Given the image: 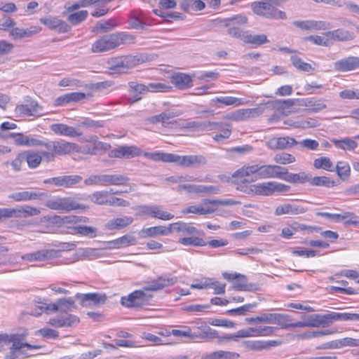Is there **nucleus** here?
<instances>
[{"label": "nucleus", "mask_w": 359, "mask_h": 359, "mask_svg": "<svg viewBox=\"0 0 359 359\" xmlns=\"http://www.w3.org/2000/svg\"><path fill=\"white\" fill-rule=\"evenodd\" d=\"M96 136L92 137L91 140H93V145L91 149H88V153L93 155H97L111 149V145L109 143L97 141Z\"/></svg>", "instance_id": "c03bdc74"}, {"label": "nucleus", "mask_w": 359, "mask_h": 359, "mask_svg": "<svg viewBox=\"0 0 359 359\" xmlns=\"http://www.w3.org/2000/svg\"><path fill=\"white\" fill-rule=\"evenodd\" d=\"M130 179L123 175L120 174H104V175H93L84 180V184L87 186L90 185H124Z\"/></svg>", "instance_id": "39448f33"}, {"label": "nucleus", "mask_w": 359, "mask_h": 359, "mask_svg": "<svg viewBox=\"0 0 359 359\" xmlns=\"http://www.w3.org/2000/svg\"><path fill=\"white\" fill-rule=\"evenodd\" d=\"M50 130L56 135L67 136L71 137H79L81 133L72 127L64 123H54L50 125Z\"/></svg>", "instance_id": "c85d7f7f"}, {"label": "nucleus", "mask_w": 359, "mask_h": 359, "mask_svg": "<svg viewBox=\"0 0 359 359\" xmlns=\"http://www.w3.org/2000/svg\"><path fill=\"white\" fill-rule=\"evenodd\" d=\"M259 326L256 327H248L247 329L240 330L237 332V336L241 338L260 337Z\"/></svg>", "instance_id": "0e129e2a"}, {"label": "nucleus", "mask_w": 359, "mask_h": 359, "mask_svg": "<svg viewBox=\"0 0 359 359\" xmlns=\"http://www.w3.org/2000/svg\"><path fill=\"white\" fill-rule=\"evenodd\" d=\"M154 209L152 212V217L160 219L162 220H170L174 217V215L168 212L163 211L161 210V207L159 205H154Z\"/></svg>", "instance_id": "052dcab7"}, {"label": "nucleus", "mask_w": 359, "mask_h": 359, "mask_svg": "<svg viewBox=\"0 0 359 359\" xmlns=\"http://www.w3.org/2000/svg\"><path fill=\"white\" fill-rule=\"evenodd\" d=\"M76 297L81 299V304L83 307L104 304L107 300L106 294L99 293L77 294Z\"/></svg>", "instance_id": "5701e85b"}, {"label": "nucleus", "mask_w": 359, "mask_h": 359, "mask_svg": "<svg viewBox=\"0 0 359 359\" xmlns=\"http://www.w3.org/2000/svg\"><path fill=\"white\" fill-rule=\"evenodd\" d=\"M104 121L93 120L90 118H84L79 123V126L81 127L97 129L104 126Z\"/></svg>", "instance_id": "5fc2aeb1"}, {"label": "nucleus", "mask_w": 359, "mask_h": 359, "mask_svg": "<svg viewBox=\"0 0 359 359\" xmlns=\"http://www.w3.org/2000/svg\"><path fill=\"white\" fill-rule=\"evenodd\" d=\"M290 187L277 182H266L250 185L243 190L247 194H255L261 196H271L275 192L285 193L289 191Z\"/></svg>", "instance_id": "20e7f679"}, {"label": "nucleus", "mask_w": 359, "mask_h": 359, "mask_svg": "<svg viewBox=\"0 0 359 359\" xmlns=\"http://www.w3.org/2000/svg\"><path fill=\"white\" fill-rule=\"evenodd\" d=\"M306 211V209L302 206L285 203L276 207L275 215L278 216L283 215H296L304 213Z\"/></svg>", "instance_id": "2f4dec72"}, {"label": "nucleus", "mask_w": 359, "mask_h": 359, "mask_svg": "<svg viewBox=\"0 0 359 359\" xmlns=\"http://www.w3.org/2000/svg\"><path fill=\"white\" fill-rule=\"evenodd\" d=\"M179 114L172 111H165L158 115L150 117L149 120L152 123H162L165 124L168 120L177 116Z\"/></svg>", "instance_id": "de8ad7c7"}, {"label": "nucleus", "mask_w": 359, "mask_h": 359, "mask_svg": "<svg viewBox=\"0 0 359 359\" xmlns=\"http://www.w3.org/2000/svg\"><path fill=\"white\" fill-rule=\"evenodd\" d=\"M40 22L50 29H55L60 33H66L71 29L70 26L65 21L55 18L48 17L41 18Z\"/></svg>", "instance_id": "b1692460"}, {"label": "nucleus", "mask_w": 359, "mask_h": 359, "mask_svg": "<svg viewBox=\"0 0 359 359\" xmlns=\"http://www.w3.org/2000/svg\"><path fill=\"white\" fill-rule=\"evenodd\" d=\"M82 180V177L78 175H62L45 180L44 183L53 184L57 187L70 188L80 183Z\"/></svg>", "instance_id": "a211bd4d"}, {"label": "nucleus", "mask_w": 359, "mask_h": 359, "mask_svg": "<svg viewBox=\"0 0 359 359\" xmlns=\"http://www.w3.org/2000/svg\"><path fill=\"white\" fill-rule=\"evenodd\" d=\"M171 83L180 90L191 88L193 86L192 77L184 73H175L170 76Z\"/></svg>", "instance_id": "bb28decb"}, {"label": "nucleus", "mask_w": 359, "mask_h": 359, "mask_svg": "<svg viewBox=\"0 0 359 359\" xmlns=\"http://www.w3.org/2000/svg\"><path fill=\"white\" fill-rule=\"evenodd\" d=\"M309 175H310L306 174L304 172L299 173H290L287 172V169L283 167L280 180L294 184H304L306 182H309Z\"/></svg>", "instance_id": "7c9ffc66"}, {"label": "nucleus", "mask_w": 359, "mask_h": 359, "mask_svg": "<svg viewBox=\"0 0 359 359\" xmlns=\"http://www.w3.org/2000/svg\"><path fill=\"white\" fill-rule=\"evenodd\" d=\"M45 205L54 210L61 212H70L76 210H85L88 207L85 205L78 203L74 198L72 197L56 196L47 200Z\"/></svg>", "instance_id": "0eeeda50"}, {"label": "nucleus", "mask_w": 359, "mask_h": 359, "mask_svg": "<svg viewBox=\"0 0 359 359\" xmlns=\"http://www.w3.org/2000/svg\"><path fill=\"white\" fill-rule=\"evenodd\" d=\"M212 102H218L224 106H241L248 103V100L231 96L217 97L211 100Z\"/></svg>", "instance_id": "f704fd0d"}, {"label": "nucleus", "mask_w": 359, "mask_h": 359, "mask_svg": "<svg viewBox=\"0 0 359 359\" xmlns=\"http://www.w3.org/2000/svg\"><path fill=\"white\" fill-rule=\"evenodd\" d=\"M151 296H148L143 290H137L127 296L122 297L121 304L127 308H140L146 305Z\"/></svg>", "instance_id": "4468645a"}, {"label": "nucleus", "mask_w": 359, "mask_h": 359, "mask_svg": "<svg viewBox=\"0 0 359 359\" xmlns=\"http://www.w3.org/2000/svg\"><path fill=\"white\" fill-rule=\"evenodd\" d=\"M108 196V191H95L89 196L91 201L98 204V205H104L106 203L105 201Z\"/></svg>", "instance_id": "338daca9"}, {"label": "nucleus", "mask_w": 359, "mask_h": 359, "mask_svg": "<svg viewBox=\"0 0 359 359\" xmlns=\"http://www.w3.org/2000/svg\"><path fill=\"white\" fill-rule=\"evenodd\" d=\"M290 60L293 66L300 71L310 72L313 70V68L310 64L304 62L300 57H299L297 55H292L290 57Z\"/></svg>", "instance_id": "603ef678"}, {"label": "nucleus", "mask_w": 359, "mask_h": 359, "mask_svg": "<svg viewBox=\"0 0 359 359\" xmlns=\"http://www.w3.org/2000/svg\"><path fill=\"white\" fill-rule=\"evenodd\" d=\"M240 354L229 351H216L202 357L201 359H238Z\"/></svg>", "instance_id": "c9c22d12"}, {"label": "nucleus", "mask_w": 359, "mask_h": 359, "mask_svg": "<svg viewBox=\"0 0 359 359\" xmlns=\"http://www.w3.org/2000/svg\"><path fill=\"white\" fill-rule=\"evenodd\" d=\"M114 243L117 245L118 248H121L122 246L136 245L137 241L136 238L133 236L124 235L122 237L115 240Z\"/></svg>", "instance_id": "e2e57ef3"}, {"label": "nucleus", "mask_w": 359, "mask_h": 359, "mask_svg": "<svg viewBox=\"0 0 359 359\" xmlns=\"http://www.w3.org/2000/svg\"><path fill=\"white\" fill-rule=\"evenodd\" d=\"M338 177L342 181L348 180L351 175V168L348 163L345 161H339L335 168Z\"/></svg>", "instance_id": "a18cd8bd"}, {"label": "nucleus", "mask_w": 359, "mask_h": 359, "mask_svg": "<svg viewBox=\"0 0 359 359\" xmlns=\"http://www.w3.org/2000/svg\"><path fill=\"white\" fill-rule=\"evenodd\" d=\"M335 147L343 150H353L358 147V143L353 139L344 138L341 140H332Z\"/></svg>", "instance_id": "49530a36"}, {"label": "nucleus", "mask_w": 359, "mask_h": 359, "mask_svg": "<svg viewBox=\"0 0 359 359\" xmlns=\"http://www.w3.org/2000/svg\"><path fill=\"white\" fill-rule=\"evenodd\" d=\"M334 69L337 72H346L359 69V57L348 56L336 61Z\"/></svg>", "instance_id": "412c9836"}, {"label": "nucleus", "mask_w": 359, "mask_h": 359, "mask_svg": "<svg viewBox=\"0 0 359 359\" xmlns=\"http://www.w3.org/2000/svg\"><path fill=\"white\" fill-rule=\"evenodd\" d=\"M141 149L136 146H119L109 153L111 158H130L141 155Z\"/></svg>", "instance_id": "6ab92c4d"}, {"label": "nucleus", "mask_w": 359, "mask_h": 359, "mask_svg": "<svg viewBox=\"0 0 359 359\" xmlns=\"http://www.w3.org/2000/svg\"><path fill=\"white\" fill-rule=\"evenodd\" d=\"M201 236H187L179 238L178 242L186 246L203 247L207 245V242Z\"/></svg>", "instance_id": "4c0bfd02"}, {"label": "nucleus", "mask_w": 359, "mask_h": 359, "mask_svg": "<svg viewBox=\"0 0 359 359\" xmlns=\"http://www.w3.org/2000/svg\"><path fill=\"white\" fill-rule=\"evenodd\" d=\"M309 183L312 186L325 187L327 188L333 187L336 182L326 176H316L312 177L309 175Z\"/></svg>", "instance_id": "ea45409f"}, {"label": "nucleus", "mask_w": 359, "mask_h": 359, "mask_svg": "<svg viewBox=\"0 0 359 359\" xmlns=\"http://www.w3.org/2000/svg\"><path fill=\"white\" fill-rule=\"evenodd\" d=\"M255 172L260 179H281L283 167L276 165L254 164Z\"/></svg>", "instance_id": "2eb2a0df"}, {"label": "nucleus", "mask_w": 359, "mask_h": 359, "mask_svg": "<svg viewBox=\"0 0 359 359\" xmlns=\"http://www.w3.org/2000/svg\"><path fill=\"white\" fill-rule=\"evenodd\" d=\"M252 11L257 15L266 18L285 19L286 15L284 12L276 8L273 3L270 0L263 1H255L251 4Z\"/></svg>", "instance_id": "423d86ee"}, {"label": "nucleus", "mask_w": 359, "mask_h": 359, "mask_svg": "<svg viewBox=\"0 0 359 359\" xmlns=\"http://www.w3.org/2000/svg\"><path fill=\"white\" fill-rule=\"evenodd\" d=\"M48 194L47 192L40 191H22L14 192L8 196V198L16 202L28 201L34 200H43L47 198Z\"/></svg>", "instance_id": "aec40b11"}, {"label": "nucleus", "mask_w": 359, "mask_h": 359, "mask_svg": "<svg viewBox=\"0 0 359 359\" xmlns=\"http://www.w3.org/2000/svg\"><path fill=\"white\" fill-rule=\"evenodd\" d=\"M325 36L330 37V41H348L354 39L353 32H350L343 29H337L333 31H329L325 33Z\"/></svg>", "instance_id": "473e14b6"}, {"label": "nucleus", "mask_w": 359, "mask_h": 359, "mask_svg": "<svg viewBox=\"0 0 359 359\" xmlns=\"http://www.w3.org/2000/svg\"><path fill=\"white\" fill-rule=\"evenodd\" d=\"M313 166L316 169H323L330 172L334 170L332 162L327 156L316 158L313 161Z\"/></svg>", "instance_id": "09e8293b"}, {"label": "nucleus", "mask_w": 359, "mask_h": 359, "mask_svg": "<svg viewBox=\"0 0 359 359\" xmlns=\"http://www.w3.org/2000/svg\"><path fill=\"white\" fill-rule=\"evenodd\" d=\"M262 113L263 109L260 108L240 109L232 114L231 118L233 121H240L250 118L257 117Z\"/></svg>", "instance_id": "c756f323"}, {"label": "nucleus", "mask_w": 359, "mask_h": 359, "mask_svg": "<svg viewBox=\"0 0 359 359\" xmlns=\"http://www.w3.org/2000/svg\"><path fill=\"white\" fill-rule=\"evenodd\" d=\"M36 31L32 29H23L20 27H13L9 31V36L13 40H18L25 38H28L32 36Z\"/></svg>", "instance_id": "58836bf2"}, {"label": "nucleus", "mask_w": 359, "mask_h": 359, "mask_svg": "<svg viewBox=\"0 0 359 359\" xmlns=\"http://www.w3.org/2000/svg\"><path fill=\"white\" fill-rule=\"evenodd\" d=\"M297 144L298 142L290 137H273L266 142V146L271 150L289 149Z\"/></svg>", "instance_id": "4be33fe9"}, {"label": "nucleus", "mask_w": 359, "mask_h": 359, "mask_svg": "<svg viewBox=\"0 0 359 359\" xmlns=\"http://www.w3.org/2000/svg\"><path fill=\"white\" fill-rule=\"evenodd\" d=\"M169 234H170L169 226H156L148 228H143L139 232V236L142 238L156 237L158 236H168Z\"/></svg>", "instance_id": "cd10ccee"}, {"label": "nucleus", "mask_w": 359, "mask_h": 359, "mask_svg": "<svg viewBox=\"0 0 359 359\" xmlns=\"http://www.w3.org/2000/svg\"><path fill=\"white\" fill-rule=\"evenodd\" d=\"M57 256L56 250H41L31 253H27L22 256V259L29 262L44 261Z\"/></svg>", "instance_id": "393cba45"}, {"label": "nucleus", "mask_w": 359, "mask_h": 359, "mask_svg": "<svg viewBox=\"0 0 359 359\" xmlns=\"http://www.w3.org/2000/svg\"><path fill=\"white\" fill-rule=\"evenodd\" d=\"M320 317L318 318V327L329 326L336 320L359 321L358 313L331 312L325 315L320 314Z\"/></svg>", "instance_id": "ddd939ff"}, {"label": "nucleus", "mask_w": 359, "mask_h": 359, "mask_svg": "<svg viewBox=\"0 0 359 359\" xmlns=\"http://www.w3.org/2000/svg\"><path fill=\"white\" fill-rule=\"evenodd\" d=\"M41 213V210L37 208L32 207L29 205H24L20 208H0V222L4 219L11 217L16 218H27L39 215Z\"/></svg>", "instance_id": "9d476101"}, {"label": "nucleus", "mask_w": 359, "mask_h": 359, "mask_svg": "<svg viewBox=\"0 0 359 359\" xmlns=\"http://www.w3.org/2000/svg\"><path fill=\"white\" fill-rule=\"evenodd\" d=\"M222 187L220 185H198L197 194H218L221 191Z\"/></svg>", "instance_id": "4d7b16f0"}, {"label": "nucleus", "mask_w": 359, "mask_h": 359, "mask_svg": "<svg viewBox=\"0 0 359 359\" xmlns=\"http://www.w3.org/2000/svg\"><path fill=\"white\" fill-rule=\"evenodd\" d=\"M43 107L38 102L29 96L24 97L22 104H17L15 113L18 117L41 116Z\"/></svg>", "instance_id": "1a4fd4ad"}, {"label": "nucleus", "mask_w": 359, "mask_h": 359, "mask_svg": "<svg viewBox=\"0 0 359 359\" xmlns=\"http://www.w3.org/2000/svg\"><path fill=\"white\" fill-rule=\"evenodd\" d=\"M225 27L230 28L231 27H238L244 25L248 22L247 17L244 15H236L232 18H226L222 20Z\"/></svg>", "instance_id": "3c124183"}, {"label": "nucleus", "mask_w": 359, "mask_h": 359, "mask_svg": "<svg viewBox=\"0 0 359 359\" xmlns=\"http://www.w3.org/2000/svg\"><path fill=\"white\" fill-rule=\"evenodd\" d=\"M165 180L168 182L172 184H180L182 182H191L196 181V178L194 176L189 175H176L168 177L165 179Z\"/></svg>", "instance_id": "6e6d98bb"}, {"label": "nucleus", "mask_w": 359, "mask_h": 359, "mask_svg": "<svg viewBox=\"0 0 359 359\" xmlns=\"http://www.w3.org/2000/svg\"><path fill=\"white\" fill-rule=\"evenodd\" d=\"M212 278H203L201 280H196L190 287L191 289L204 290L212 286Z\"/></svg>", "instance_id": "774afa93"}, {"label": "nucleus", "mask_w": 359, "mask_h": 359, "mask_svg": "<svg viewBox=\"0 0 359 359\" xmlns=\"http://www.w3.org/2000/svg\"><path fill=\"white\" fill-rule=\"evenodd\" d=\"M273 161L276 163L286 165L295 162L296 158L290 154L283 152L276 154L273 157Z\"/></svg>", "instance_id": "bf43d9fd"}, {"label": "nucleus", "mask_w": 359, "mask_h": 359, "mask_svg": "<svg viewBox=\"0 0 359 359\" xmlns=\"http://www.w3.org/2000/svg\"><path fill=\"white\" fill-rule=\"evenodd\" d=\"M129 36L123 32L104 35L92 44L91 50L95 53L111 50L123 43Z\"/></svg>", "instance_id": "7ed1b4c3"}, {"label": "nucleus", "mask_w": 359, "mask_h": 359, "mask_svg": "<svg viewBox=\"0 0 359 359\" xmlns=\"http://www.w3.org/2000/svg\"><path fill=\"white\" fill-rule=\"evenodd\" d=\"M302 105L314 112H318L327 107V105L324 103L323 100L316 97H309L303 100Z\"/></svg>", "instance_id": "e433bc0d"}, {"label": "nucleus", "mask_w": 359, "mask_h": 359, "mask_svg": "<svg viewBox=\"0 0 359 359\" xmlns=\"http://www.w3.org/2000/svg\"><path fill=\"white\" fill-rule=\"evenodd\" d=\"M144 156L154 161L164 163H173L183 167H198L206 163V158L202 155L180 156L175 154L164 153L160 151L145 152Z\"/></svg>", "instance_id": "f03ea898"}, {"label": "nucleus", "mask_w": 359, "mask_h": 359, "mask_svg": "<svg viewBox=\"0 0 359 359\" xmlns=\"http://www.w3.org/2000/svg\"><path fill=\"white\" fill-rule=\"evenodd\" d=\"M88 15V12L86 10L80 11L71 13L67 17V20L73 25H79L84 21Z\"/></svg>", "instance_id": "864d4df0"}, {"label": "nucleus", "mask_w": 359, "mask_h": 359, "mask_svg": "<svg viewBox=\"0 0 359 359\" xmlns=\"http://www.w3.org/2000/svg\"><path fill=\"white\" fill-rule=\"evenodd\" d=\"M215 208L210 207H203L202 205H190L182 210V212L184 214H196L198 215H206L213 213Z\"/></svg>", "instance_id": "79ce46f5"}, {"label": "nucleus", "mask_w": 359, "mask_h": 359, "mask_svg": "<svg viewBox=\"0 0 359 359\" xmlns=\"http://www.w3.org/2000/svg\"><path fill=\"white\" fill-rule=\"evenodd\" d=\"M74 229L76 233L82 236H88L90 238H94L96 236V229L92 226L79 225L75 226Z\"/></svg>", "instance_id": "680f3d73"}, {"label": "nucleus", "mask_w": 359, "mask_h": 359, "mask_svg": "<svg viewBox=\"0 0 359 359\" xmlns=\"http://www.w3.org/2000/svg\"><path fill=\"white\" fill-rule=\"evenodd\" d=\"M138 64V60L133 55H123L108 61L109 69L112 74L126 73Z\"/></svg>", "instance_id": "9b49d317"}, {"label": "nucleus", "mask_w": 359, "mask_h": 359, "mask_svg": "<svg viewBox=\"0 0 359 359\" xmlns=\"http://www.w3.org/2000/svg\"><path fill=\"white\" fill-rule=\"evenodd\" d=\"M199 328L203 331V334L205 335H211L212 337H218L219 341H222L224 340H236L237 338H241V337L237 336V332L233 334H225L222 337H218L217 332L215 330H212L209 326L205 324L202 325Z\"/></svg>", "instance_id": "37998d69"}, {"label": "nucleus", "mask_w": 359, "mask_h": 359, "mask_svg": "<svg viewBox=\"0 0 359 359\" xmlns=\"http://www.w3.org/2000/svg\"><path fill=\"white\" fill-rule=\"evenodd\" d=\"M269 41L267 36L265 34L252 35L250 32H248L245 43L252 44L255 46H261Z\"/></svg>", "instance_id": "8fccbe9b"}, {"label": "nucleus", "mask_w": 359, "mask_h": 359, "mask_svg": "<svg viewBox=\"0 0 359 359\" xmlns=\"http://www.w3.org/2000/svg\"><path fill=\"white\" fill-rule=\"evenodd\" d=\"M254 165H243L242 168L237 170L232 175L234 182L239 184L240 187L238 189L243 191L247 187L244 188V184H249L253 180L248 179L251 175H255Z\"/></svg>", "instance_id": "f3484780"}, {"label": "nucleus", "mask_w": 359, "mask_h": 359, "mask_svg": "<svg viewBox=\"0 0 359 359\" xmlns=\"http://www.w3.org/2000/svg\"><path fill=\"white\" fill-rule=\"evenodd\" d=\"M133 222V218L131 217L124 216L109 220L106 224V228L109 230L123 229Z\"/></svg>", "instance_id": "72a5a7b5"}, {"label": "nucleus", "mask_w": 359, "mask_h": 359, "mask_svg": "<svg viewBox=\"0 0 359 359\" xmlns=\"http://www.w3.org/2000/svg\"><path fill=\"white\" fill-rule=\"evenodd\" d=\"M305 39L311 41L318 46H329L331 44L330 37L325 36V34L323 36L311 35L306 37Z\"/></svg>", "instance_id": "69168bd1"}, {"label": "nucleus", "mask_w": 359, "mask_h": 359, "mask_svg": "<svg viewBox=\"0 0 359 359\" xmlns=\"http://www.w3.org/2000/svg\"><path fill=\"white\" fill-rule=\"evenodd\" d=\"M28 332L24 330L21 333L11 334L8 336H1L4 344L12 343L8 352L5 355L4 359H25L31 357L28 351L40 349L41 346L32 345L25 341Z\"/></svg>", "instance_id": "f257e3e1"}, {"label": "nucleus", "mask_w": 359, "mask_h": 359, "mask_svg": "<svg viewBox=\"0 0 359 359\" xmlns=\"http://www.w3.org/2000/svg\"><path fill=\"white\" fill-rule=\"evenodd\" d=\"M128 85L130 100L133 103L140 100L142 95L148 93L147 86L137 81H130Z\"/></svg>", "instance_id": "a878e982"}, {"label": "nucleus", "mask_w": 359, "mask_h": 359, "mask_svg": "<svg viewBox=\"0 0 359 359\" xmlns=\"http://www.w3.org/2000/svg\"><path fill=\"white\" fill-rule=\"evenodd\" d=\"M212 130H221L222 133L216 134L213 140L219 142L228 139L231 134V126L229 123L224 122L204 121L197 122L196 131H206Z\"/></svg>", "instance_id": "6e6552de"}, {"label": "nucleus", "mask_w": 359, "mask_h": 359, "mask_svg": "<svg viewBox=\"0 0 359 359\" xmlns=\"http://www.w3.org/2000/svg\"><path fill=\"white\" fill-rule=\"evenodd\" d=\"M170 233H176L180 236H203L204 233L198 230L190 223L179 221L169 224Z\"/></svg>", "instance_id": "dca6fc26"}, {"label": "nucleus", "mask_w": 359, "mask_h": 359, "mask_svg": "<svg viewBox=\"0 0 359 359\" xmlns=\"http://www.w3.org/2000/svg\"><path fill=\"white\" fill-rule=\"evenodd\" d=\"M46 149L53 151L55 156H66L73 152H79L81 147L76 143L67 142L63 139L48 140Z\"/></svg>", "instance_id": "f8f14e48"}, {"label": "nucleus", "mask_w": 359, "mask_h": 359, "mask_svg": "<svg viewBox=\"0 0 359 359\" xmlns=\"http://www.w3.org/2000/svg\"><path fill=\"white\" fill-rule=\"evenodd\" d=\"M25 161H27L29 168H36L41 163V156L38 151H27L23 152Z\"/></svg>", "instance_id": "a19ab883"}, {"label": "nucleus", "mask_w": 359, "mask_h": 359, "mask_svg": "<svg viewBox=\"0 0 359 359\" xmlns=\"http://www.w3.org/2000/svg\"><path fill=\"white\" fill-rule=\"evenodd\" d=\"M242 346L248 350L260 351L264 350V345L262 340H245L243 341Z\"/></svg>", "instance_id": "13d9d810"}]
</instances>
